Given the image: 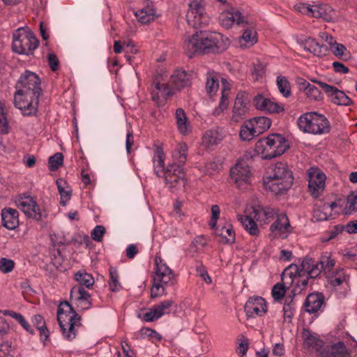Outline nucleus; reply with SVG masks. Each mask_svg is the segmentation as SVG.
Masks as SVG:
<instances>
[{"mask_svg":"<svg viewBox=\"0 0 357 357\" xmlns=\"http://www.w3.org/2000/svg\"><path fill=\"white\" fill-rule=\"evenodd\" d=\"M241 38L250 45H253L257 42V33L253 29H245L243 33Z\"/></svg>","mask_w":357,"mask_h":357,"instance_id":"obj_52","label":"nucleus"},{"mask_svg":"<svg viewBox=\"0 0 357 357\" xmlns=\"http://www.w3.org/2000/svg\"><path fill=\"white\" fill-rule=\"evenodd\" d=\"M223 139V135L217 130H207L202 137L203 144L210 148L213 145L219 144Z\"/></svg>","mask_w":357,"mask_h":357,"instance_id":"obj_35","label":"nucleus"},{"mask_svg":"<svg viewBox=\"0 0 357 357\" xmlns=\"http://www.w3.org/2000/svg\"><path fill=\"white\" fill-rule=\"evenodd\" d=\"M8 132V122L2 103L0 102V134Z\"/></svg>","mask_w":357,"mask_h":357,"instance_id":"obj_54","label":"nucleus"},{"mask_svg":"<svg viewBox=\"0 0 357 357\" xmlns=\"http://www.w3.org/2000/svg\"><path fill=\"white\" fill-rule=\"evenodd\" d=\"M289 269H284V272L282 274V277L287 273L291 278V282L296 283L298 286L303 287L307 284L308 278L312 277L311 275L315 269H295V273L292 272L287 273Z\"/></svg>","mask_w":357,"mask_h":357,"instance_id":"obj_24","label":"nucleus"},{"mask_svg":"<svg viewBox=\"0 0 357 357\" xmlns=\"http://www.w3.org/2000/svg\"><path fill=\"white\" fill-rule=\"evenodd\" d=\"M38 44V40L28 29L19 28L13 34L12 48L13 52L19 54H33Z\"/></svg>","mask_w":357,"mask_h":357,"instance_id":"obj_6","label":"nucleus"},{"mask_svg":"<svg viewBox=\"0 0 357 357\" xmlns=\"http://www.w3.org/2000/svg\"><path fill=\"white\" fill-rule=\"evenodd\" d=\"M164 176L166 185L172 192L178 191L186 183L183 169L175 162L168 165Z\"/></svg>","mask_w":357,"mask_h":357,"instance_id":"obj_9","label":"nucleus"},{"mask_svg":"<svg viewBox=\"0 0 357 357\" xmlns=\"http://www.w3.org/2000/svg\"><path fill=\"white\" fill-rule=\"evenodd\" d=\"M266 174L282 181L290 180V183L293 184L292 173L287 165L283 162H278L270 167Z\"/></svg>","mask_w":357,"mask_h":357,"instance_id":"obj_22","label":"nucleus"},{"mask_svg":"<svg viewBox=\"0 0 357 357\" xmlns=\"http://www.w3.org/2000/svg\"><path fill=\"white\" fill-rule=\"evenodd\" d=\"M250 121L255 128L254 132L258 135L268 130L271 125V121L266 116L255 117L250 119Z\"/></svg>","mask_w":357,"mask_h":357,"instance_id":"obj_39","label":"nucleus"},{"mask_svg":"<svg viewBox=\"0 0 357 357\" xmlns=\"http://www.w3.org/2000/svg\"><path fill=\"white\" fill-rule=\"evenodd\" d=\"M165 155L162 150L158 149L154 154L153 164L155 173L158 177H160L162 173L165 174L166 170L165 168Z\"/></svg>","mask_w":357,"mask_h":357,"instance_id":"obj_41","label":"nucleus"},{"mask_svg":"<svg viewBox=\"0 0 357 357\" xmlns=\"http://www.w3.org/2000/svg\"><path fill=\"white\" fill-rule=\"evenodd\" d=\"M172 86L176 90H181L191 84L190 75L185 70H177L170 77Z\"/></svg>","mask_w":357,"mask_h":357,"instance_id":"obj_26","label":"nucleus"},{"mask_svg":"<svg viewBox=\"0 0 357 357\" xmlns=\"http://www.w3.org/2000/svg\"><path fill=\"white\" fill-rule=\"evenodd\" d=\"M155 88L158 92L161 93V95L163 96H170L173 94V92L167 84L157 82L155 83Z\"/></svg>","mask_w":357,"mask_h":357,"instance_id":"obj_63","label":"nucleus"},{"mask_svg":"<svg viewBox=\"0 0 357 357\" xmlns=\"http://www.w3.org/2000/svg\"><path fill=\"white\" fill-rule=\"evenodd\" d=\"M175 117L178 129L181 133L186 134L188 132L187 116L184 110L178 108L176 111Z\"/></svg>","mask_w":357,"mask_h":357,"instance_id":"obj_46","label":"nucleus"},{"mask_svg":"<svg viewBox=\"0 0 357 357\" xmlns=\"http://www.w3.org/2000/svg\"><path fill=\"white\" fill-rule=\"evenodd\" d=\"M334 10L326 4L314 5V16L316 18H322L326 22H331L335 18Z\"/></svg>","mask_w":357,"mask_h":357,"instance_id":"obj_31","label":"nucleus"},{"mask_svg":"<svg viewBox=\"0 0 357 357\" xmlns=\"http://www.w3.org/2000/svg\"><path fill=\"white\" fill-rule=\"evenodd\" d=\"M245 312L248 317L255 318L264 315L268 310L267 303L261 296L250 297L245 305Z\"/></svg>","mask_w":357,"mask_h":357,"instance_id":"obj_15","label":"nucleus"},{"mask_svg":"<svg viewBox=\"0 0 357 357\" xmlns=\"http://www.w3.org/2000/svg\"><path fill=\"white\" fill-rule=\"evenodd\" d=\"M248 100L245 95L242 93L237 94L233 107L232 119L238 122L248 111Z\"/></svg>","mask_w":357,"mask_h":357,"instance_id":"obj_27","label":"nucleus"},{"mask_svg":"<svg viewBox=\"0 0 357 357\" xmlns=\"http://www.w3.org/2000/svg\"><path fill=\"white\" fill-rule=\"evenodd\" d=\"M295 305L291 301L290 303H285L283 306V317L285 321H290L295 312Z\"/></svg>","mask_w":357,"mask_h":357,"instance_id":"obj_55","label":"nucleus"},{"mask_svg":"<svg viewBox=\"0 0 357 357\" xmlns=\"http://www.w3.org/2000/svg\"><path fill=\"white\" fill-rule=\"evenodd\" d=\"M324 303V297L321 294L313 293L307 296L305 302V310L309 314L317 312Z\"/></svg>","mask_w":357,"mask_h":357,"instance_id":"obj_29","label":"nucleus"},{"mask_svg":"<svg viewBox=\"0 0 357 357\" xmlns=\"http://www.w3.org/2000/svg\"><path fill=\"white\" fill-rule=\"evenodd\" d=\"M174 304V302L172 300L163 301L151 307L143 314H139L138 317L146 322L158 320L162 316L170 314Z\"/></svg>","mask_w":357,"mask_h":357,"instance_id":"obj_12","label":"nucleus"},{"mask_svg":"<svg viewBox=\"0 0 357 357\" xmlns=\"http://www.w3.org/2000/svg\"><path fill=\"white\" fill-rule=\"evenodd\" d=\"M206 241L202 236H197L192 242L189 248V252H200L206 246Z\"/></svg>","mask_w":357,"mask_h":357,"instance_id":"obj_53","label":"nucleus"},{"mask_svg":"<svg viewBox=\"0 0 357 357\" xmlns=\"http://www.w3.org/2000/svg\"><path fill=\"white\" fill-rule=\"evenodd\" d=\"M109 287L112 291H119L122 289L119 275L116 269H109Z\"/></svg>","mask_w":357,"mask_h":357,"instance_id":"obj_49","label":"nucleus"},{"mask_svg":"<svg viewBox=\"0 0 357 357\" xmlns=\"http://www.w3.org/2000/svg\"><path fill=\"white\" fill-rule=\"evenodd\" d=\"M230 175L238 188L245 189L250 183L251 173L250 167L244 159L238 160L230 170Z\"/></svg>","mask_w":357,"mask_h":357,"instance_id":"obj_10","label":"nucleus"},{"mask_svg":"<svg viewBox=\"0 0 357 357\" xmlns=\"http://www.w3.org/2000/svg\"><path fill=\"white\" fill-rule=\"evenodd\" d=\"M298 126L303 132L313 135L326 134L331 129L326 116L315 112L302 114L298 119Z\"/></svg>","mask_w":357,"mask_h":357,"instance_id":"obj_5","label":"nucleus"},{"mask_svg":"<svg viewBox=\"0 0 357 357\" xmlns=\"http://www.w3.org/2000/svg\"><path fill=\"white\" fill-rule=\"evenodd\" d=\"M105 234V228L102 225H97L92 230L91 236L93 240L100 242Z\"/></svg>","mask_w":357,"mask_h":357,"instance_id":"obj_60","label":"nucleus"},{"mask_svg":"<svg viewBox=\"0 0 357 357\" xmlns=\"http://www.w3.org/2000/svg\"><path fill=\"white\" fill-rule=\"evenodd\" d=\"M301 337L305 348L317 352L319 355L320 354L324 342L317 333L308 328H303L301 332Z\"/></svg>","mask_w":357,"mask_h":357,"instance_id":"obj_19","label":"nucleus"},{"mask_svg":"<svg viewBox=\"0 0 357 357\" xmlns=\"http://www.w3.org/2000/svg\"><path fill=\"white\" fill-rule=\"evenodd\" d=\"M326 176L317 167H310L308 170V188L310 195L317 198L323 192L325 188Z\"/></svg>","mask_w":357,"mask_h":357,"instance_id":"obj_11","label":"nucleus"},{"mask_svg":"<svg viewBox=\"0 0 357 357\" xmlns=\"http://www.w3.org/2000/svg\"><path fill=\"white\" fill-rule=\"evenodd\" d=\"M32 322L40 332V340L45 344L49 338V331L44 318L40 314H36L32 317Z\"/></svg>","mask_w":357,"mask_h":357,"instance_id":"obj_37","label":"nucleus"},{"mask_svg":"<svg viewBox=\"0 0 357 357\" xmlns=\"http://www.w3.org/2000/svg\"><path fill=\"white\" fill-rule=\"evenodd\" d=\"M312 82L317 83L324 91V92L331 98V101L340 105H351L353 101L342 91L336 87L328 85L321 81L314 79Z\"/></svg>","mask_w":357,"mask_h":357,"instance_id":"obj_14","label":"nucleus"},{"mask_svg":"<svg viewBox=\"0 0 357 357\" xmlns=\"http://www.w3.org/2000/svg\"><path fill=\"white\" fill-rule=\"evenodd\" d=\"M326 274L330 283L333 287L344 284L347 285V278L343 272V269H328Z\"/></svg>","mask_w":357,"mask_h":357,"instance_id":"obj_33","label":"nucleus"},{"mask_svg":"<svg viewBox=\"0 0 357 357\" xmlns=\"http://www.w3.org/2000/svg\"><path fill=\"white\" fill-rule=\"evenodd\" d=\"M2 225L8 229L13 230L19 225V213L12 208H4L1 210Z\"/></svg>","mask_w":357,"mask_h":357,"instance_id":"obj_23","label":"nucleus"},{"mask_svg":"<svg viewBox=\"0 0 357 357\" xmlns=\"http://www.w3.org/2000/svg\"><path fill=\"white\" fill-rule=\"evenodd\" d=\"M297 83L299 86V89L303 90L307 98L317 101L322 100V93L315 86L302 78L298 79Z\"/></svg>","mask_w":357,"mask_h":357,"instance_id":"obj_30","label":"nucleus"},{"mask_svg":"<svg viewBox=\"0 0 357 357\" xmlns=\"http://www.w3.org/2000/svg\"><path fill=\"white\" fill-rule=\"evenodd\" d=\"M319 357H349V353L344 343L342 341L324 345Z\"/></svg>","mask_w":357,"mask_h":357,"instance_id":"obj_21","label":"nucleus"},{"mask_svg":"<svg viewBox=\"0 0 357 357\" xmlns=\"http://www.w3.org/2000/svg\"><path fill=\"white\" fill-rule=\"evenodd\" d=\"M285 287L282 284H276L272 289V296L275 301H280L285 294Z\"/></svg>","mask_w":357,"mask_h":357,"instance_id":"obj_57","label":"nucleus"},{"mask_svg":"<svg viewBox=\"0 0 357 357\" xmlns=\"http://www.w3.org/2000/svg\"><path fill=\"white\" fill-rule=\"evenodd\" d=\"M57 320L63 337L72 341L77 335V328L81 326V318L68 301L61 302L57 310Z\"/></svg>","mask_w":357,"mask_h":357,"instance_id":"obj_3","label":"nucleus"},{"mask_svg":"<svg viewBox=\"0 0 357 357\" xmlns=\"http://www.w3.org/2000/svg\"><path fill=\"white\" fill-rule=\"evenodd\" d=\"M75 280L87 288H91L94 284V279L92 275L87 273L84 269L80 270L75 274Z\"/></svg>","mask_w":357,"mask_h":357,"instance_id":"obj_44","label":"nucleus"},{"mask_svg":"<svg viewBox=\"0 0 357 357\" xmlns=\"http://www.w3.org/2000/svg\"><path fill=\"white\" fill-rule=\"evenodd\" d=\"M297 11L306 15L309 17L314 16V5L305 3H300L295 6Z\"/></svg>","mask_w":357,"mask_h":357,"instance_id":"obj_56","label":"nucleus"},{"mask_svg":"<svg viewBox=\"0 0 357 357\" xmlns=\"http://www.w3.org/2000/svg\"><path fill=\"white\" fill-rule=\"evenodd\" d=\"M301 45L305 51L309 52L317 56L325 55L328 50L326 45H320L312 38H307L305 39L301 43Z\"/></svg>","mask_w":357,"mask_h":357,"instance_id":"obj_28","label":"nucleus"},{"mask_svg":"<svg viewBox=\"0 0 357 357\" xmlns=\"http://www.w3.org/2000/svg\"><path fill=\"white\" fill-rule=\"evenodd\" d=\"M213 229L215 230V233L222 238V242L225 243H233L235 242V232L230 224H226L221 227L216 225Z\"/></svg>","mask_w":357,"mask_h":357,"instance_id":"obj_32","label":"nucleus"},{"mask_svg":"<svg viewBox=\"0 0 357 357\" xmlns=\"http://www.w3.org/2000/svg\"><path fill=\"white\" fill-rule=\"evenodd\" d=\"M219 88L218 79L213 72L207 73L206 82V90L211 96L215 93Z\"/></svg>","mask_w":357,"mask_h":357,"instance_id":"obj_47","label":"nucleus"},{"mask_svg":"<svg viewBox=\"0 0 357 357\" xmlns=\"http://www.w3.org/2000/svg\"><path fill=\"white\" fill-rule=\"evenodd\" d=\"M58 191L61 195V202L60 204L63 206H65L66 202H68L70 199L71 196V190L67 183V182L59 178L56 181Z\"/></svg>","mask_w":357,"mask_h":357,"instance_id":"obj_40","label":"nucleus"},{"mask_svg":"<svg viewBox=\"0 0 357 357\" xmlns=\"http://www.w3.org/2000/svg\"><path fill=\"white\" fill-rule=\"evenodd\" d=\"M256 147L258 151H261L264 159L270 160L283 154L289 145L283 135L273 133L260 139L257 142Z\"/></svg>","mask_w":357,"mask_h":357,"instance_id":"obj_4","label":"nucleus"},{"mask_svg":"<svg viewBox=\"0 0 357 357\" xmlns=\"http://www.w3.org/2000/svg\"><path fill=\"white\" fill-rule=\"evenodd\" d=\"M263 181L265 189L275 195L284 193L292 185L290 183V180L282 181L268 175L264 176Z\"/></svg>","mask_w":357,"mask_h":357,"instance_id":"obj_20","label":"nucleus"},{"mask_svg":"<svg viewBox=\"0 0 357 357\" xmlns=\"http://www.w3.org/2000/svg\"><path fill=\"white\" fill-rule=\"evenodd\" d=\"M17 205L27 217L38 222L42 220L43 214L32 197L21 196L17 201Z\"/></svg>","mask_w":357,"mask_h":357,"instance_id":"obj_13","label":"nucleus"},{"mask_svg":"<svg viewBox=\"0 0 357 357\" xmlns=\"http://www.w3.org/2000/svg\"><path fill=\"white\" fill-rule=\"evenodd\" d=\"M335 56L343 61H349L351 54L344 45L337 42L330 48Z\"/></svg>","mask_w":357,"mask_h":357,"instance_id":"obj_43","label":"nucleus"},{"mask_svg":"<svg viewBox=\"0 0 357 357\" xmlns=\"http://www.w3.org/2000/svg\"><path fill=\"white\" fill-rule=\"evenodd\" d=\"M78 238L80 239L79 241L77 238L69 239L65 236V235L63 233H59V234H54V235H52L51 236V241L53 247L56 248L57 247V252L59 255H61V251L59 247L61 245H70L73 243V241H78L79 243H82V238L80 236H77Z\"/></svg>","mask_w":357,"mask_h":357,"instance_id":"obj_36","label":"nucleus"},{"mask_svg":"<svg viewBox=\"0 0 357 357\" xmlns=\"http://www.w3.org/2000/svg\"><path fill=\"white\" fill-rule=\"evenodd\" d=\"M238 220L241 223L243 228L252 236H258L259 229L257 223L250 215H238Z\"/></svg>","mask_w":357,"mask_h":357,"instance_id":"obj_34","label":"nucleus"},{"mask_svg":"<svg viewBox=\"0 0 357 357\" xmlns=\"http://www.w3.org/2000/svg\"><path fill=\"white\" fill-rule=\"evenodd\" d=\"M253 104L257 109L268 114L280 113L284 109L282 105L265 98L261 94H257L255 96Z\"/></svg>","mask_w":357,"mask_h":357,"instance_id":"obj_17","label":"nucleus"},{"mask_svg":"<svg viewBox=\"0 0 357 357\" xmlns=\"http://www.w3.org/2000/svg\"><path fill=\"white\" fill-rule=\"evenodd\" d=\"M317 264L321 266V268H333L335 266V261L331 259V255L328 252H325L321 255Z\"/></svg>","mask_w":357,"mask_h":357,"instance_id":"obj_59","label":"nucleus"},{"mask_svg":"<svg viewBox=\"0 0 357 357\" xmlns=\"http://www.w3.org/2000/svg\"><path fill=\"white\" fill-rule=\"evenodd\" d=\"M176 281V274L172 269H155L151 289L152 298L166 294V287L173 285Z\"/></svg>","mask_w":357,"mask_h":357,"instance_id":"obj_7","label":"nucleus"},{"mask_svg":"<svg viewBox=\"0 0 357 357\" xmlns=\"http://www.w3.org/2000/svg\"><path fill=\"white\" fill-rule=\"evenodd\" d=\"M183 48L191 58L196 53H220L227 49V44L220 33L199 31L185 38Z\"/></svg>","mask_w":357,"mask_h":357,"instance_id":"obj_2","label":"nucleus"},{"mask_svg":"<svg viewBox=\"0 0 357 357\" xmlns=\"http://www.w3.org/2000/svg\"><path fill=\"white\" fill-rule=\"evenodd\" d=\"M11 344L9 342H3L0 344V357H11Z\"/></svg>","mask_w":357,"mask_h":357,"instance_id":"obj_64","label":"nucleus"},{"mask_svg":"<svg viewBox=\"0 0 357 357\" xmlns=\"http://www.w3.org/2000/svg\"><path fill=\"white\" fill-rule=\"evenodd\" d=\"M277 85L281 94L285 98L291 96L290 84L287 79L284 76L277 77Z\"/></svg>","mask_w":357,"mask_h":357,"instance_id":"obj_50","label":"nucleus"},{"mask_svg":"<svg viewBox=\"0 0 357 357\" xmlns=\"http://www.w3.org/2000/svg\"><path fill=\"white\" fill-rule=\"evenodd\" d=\"M270 230L273 232L278 231L282 238L287 237L291 232L287 216L283 213L278 215L276 220L271 225Z\"/></svg>","mask_w":357,"mask_h":357,"instance_id":"obj_25","label":"nucleus"},{"mask_svg":"<svg viewBox=\"0 0 357 357\" xmlns=\"http://www.w3.org/2000/svg\"><path fill=\"white\" fill-rule=\"evenodd\" d=\"M254 130L255 128L249 120L241 126L239 133L240 137L243 141H250L255 137L258 136V134H256Z\"/></svg>","mask_w":357,"mask_h":357,"instance_id":"obj_45","label":"nucleus"},{"mask_svg":"<svg viewBox=\"0 0 357 357\" xmlns=\"http://www.w3.org/2000/svg\"><path fill=\"white\" fill-rule=\"evenodd\" d=\"M63 161V155L61 153H56L49 158L48 165L50 171L56 170Z\"/></svg>","mask_w":357,"mask_h":357,"instance_id":"obj_51","label":"nucleus"},{"mask_svg":"<svg viewBox=\"0 0 357 357\" xmlns=\"http://www.w3.org/2000/svg\"><path fill=\"white\" fill-rule=\"evenodd\" d=\"M220 208L218 205L215 204L211 206V220L210 222V226L211 228H215L217 225V221L220 216Z\"/></svg>","mask_w":357,"mask_h":357,"instance_id":"obj_62","label":"nucleus"},{"mask_svg":"<svg viewBox=\"0 0 357 357\" xmlns=\"http://www.w3.org/2000/svg\"><path fill=\"white\" fill-rule=\"evenodd\" d=\"M186 13L188 24L195 29L207 25L210 18L206 13L204 0H192Z\"/></svg>","mask_w":357,"mask_h":357,"instance_id":"obj_8","label":"nucleus"},{"mask_svg":"<svg viewBox=\"0 0 357 357\" xmlns=\"http://www.w3.org/2000/svg\"><path fill=\"white\" fill-rule=\"evenodd\" d=\"M346 208L348 210L349 213L357 211V198L355 197L354 192H352L347 197V202Z\"/></svg>","mask_w":357,"mask_h":357,"instance_id":"obj_61","label":"nucleus"},{"mask_svg":"<svg viewBox=\"0 0 357 357\" xmlns=\"http://www.w3.org/2000/svg\"><path fill=\"white\" fill-rule=\"evenodd\" d=\"M135 16L142 24H149L157 17L155 9L151 6H147L137 11Z\"/></svg>","mask_w":357,"mask_h":357,"instance_id":"obj_38","label":"nucleus"},{"mask_svg":"<svg viewBox=\"0 0 357 357\" xmlns=\"http://www.w3.org/2000/svg\"><path fill=\"white\" fill-rule=\"evenodd\" d=\"M252 212L250 216L259 222H264V208L260 206H255L252 207Z\"/></svg>","mask_w":357,"mask_h":357,"instance_id":"obj_58","label":"nucleus"},{"mask_svg":"<svg viewBox=\"0 0 357 357\" xmlns=\"http://www.w3.org/2000/svg\"><path fill=\"white\" fill-rule=\"evenodd\" d=\"M38 75L30 70H25L15 84L14 105L24 116H33L38 112L39 97L42 89Z\"/></svg>","mask_w":357,"mask_h":357,"instance_id":"obj_1","label":"nucleus"},{"mask_svg":"<svg viewBox=\"0 0 357 357\" xmlns=\"http://www.w3.org/2000/svg\"><path fill=\"white\" fill-rule=\"evenodd\" d=\"M188 153V146L185 143H180L172 154L174 162L181 167L185 164Z\"/></svg>","mask_w":357,"mask_h":357,"instance_id":"obj_42","label":"nucleus"},{"mask_svg":"<svg viewBox=\"0 0 357 357\" xmlns=\"http://www.w3.org/2000/svg\"><path fill=\"white\" fill-rule=\"evenodd\" d=\"M136 335L137 338L139 339L150 337L152 341H160L162 339V336L156 331L148 327L142 328L137 333Z\"/></svg>","mask_w":357,"mask_h":357,"instance_id":"obj_48","label":"nucleus"},{"mask_svg":"<svg viewBox=\"0 0 357 357\" xmlns=\"http://www.w3.org/2000/svg\"><path fill=\"white\" fill-rule=\"evenodd\" d=\"M219 22L221 26L225 29L231 28L234 23L243 27L248 24V22L244 20L241 13L235 9L222 12L219 17Z\"/></svg>","mask_w":357,"mask_h":357,"instance_id":"obj_16","label":"nucleus"},{"mask_svg":"<svg viewBox=\"0 0 357 357\" xmlns=\"http://www.w3.org/2000/svg\"><path fill=\"white\" fill-rule=\"evenodd\" d=\"M70 298V302L77 308L85 310L91 305L90 294L82 286H75L71 289Z\"/></svg>","mask_w":357,"mask_h":357,"instance_id":"obj_18","label":"nucleus"}]
</instances>
